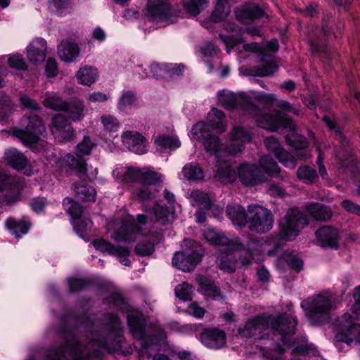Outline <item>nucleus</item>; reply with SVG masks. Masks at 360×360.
I'll list each match as a JSON object with an SVG mask.
<instances>
[{"instance_id":"f257e3e1","label":"nucleus","mask_w":360,"mask_h":360,"mask_svg":"<svg viewBox=\"0 0 360 360\" xmlns=\"http://www.w3.org/2000/svg\"><path fill=\"white\" fill-rule=\"evenodd\" d=\"M108 332L105 338L97 332L87 335L88 345L78 342L72 333L64 335V344L58 349L50 350L47 354L49 360H65V353H69L74 360H90L98 355V349L108 352H122L125 341L122 328L117 316L108 314L105 317Z\"/></svg>"},{"instance_id":"f03ea898","label":"nucleus","mask_w":360,"mask_h":360,"mask_svg":"<svg viewBox=\"0 0 360 360\" xmlns=\"http://www.w3.org/2000/svg\"><path fill=\"white\" fill-rule=\"evenodd\" d=\"M297 321L292 315H282L277 318L272 316H259L249 319L240 330V333L245 337L255 336L259 339L269 337L270 333H278L281 335L284 345L290 347L295 355L315 353L312 345L302 340L301 342L290 343L288 336L294 333Z\"/></svg>"},{"instance_id":"7ed1b4c3","label":"nucleus","mask_w":360,"mask_h":360,"mask_svg":"<svg viewBox=\"0 0 360 360\" xmlns=\"http://www.w3.org/2000/svg\"><path fill=\"white\" fill-rule=\"evenodd\" d=\"M204 238L211 245L221 246L226 251H239L244 252L246 256L241 258L243 264H248L250 259L257 262L262 260L260 256L264 252L269 255H272L275 250L266 248V245H273L276 247L278 245L277 238L273 237L267 238L265 240H250L246 244L241 242L238 238H229L224 233L213 229L207 228L203 232Z\"/></svg>"},{"instance_id":"20e7f679","label":"nucleus","mask_w":360,"mask_h":360,"mask_svg":"<svg viewBox=\"0 0 360 360\" xmlns=\"http://www.w3.org/2000/svg\"><path fill=\"white\" fill-rule=\"evenodd\" d=\"M113 175L125 181L139 182L140 186L134 191V194L140 200H146L155 196L159 191L162 175L149 168L133 167H117Z\"/></svg>"},{"instance_id":"39448f33","label":"nucleus","mask_w":360,"mask_h":360,"mask_svg":"<svg viewBox=\"0 0 360 360\" xmlns=\"http://www.w3.org/2000/svg\"><path fill=\"white\" fill-rule=\"evenodd\" d=\"M354 297L355 303L350 309L352 314H345L335 323L336 333L334 340L337 347L342 342L348 346L354 342L360 343V325L354 323L360 317V286L354 289Z\"/></svg>"},{"instance_id":"423d86ee","label":"nucleus","mask_w":360,"mask_h":360,"mask_svg":"<svg viewBox=\"0 0 360 360\" xmlns=\"http://www.w3.org/2000/svg\"><path fill=\"white\" fill-rule=\"evenodd\" d=\"M129 327L132 335L139 340L141 345L139 359L145 360L152 356L153 347L165 338V333L160 328L157 329V337L146 336L144 332V318L138 310H129L127 314Z\"/></svg>"},{"instance_id":"0eeeda50","label":"nucleus","mask_w":360,"mask_h":360,"mask_svg":"<svg viewBox=\"0 0 360 360\" xmlns=\"http://www.w3.org/2000/svg\"><path fill=\"white\" fill-rule=\"evenodd\" d=\"M335 295L329 290L323 291L301 302L302 308L311 324H320L328 319L335 309Z\"/></svg>"},{"instance_id":"6e6552de","label":"nucleus","mask_w":360,"mask_h":360,"mask_svg":"<svg viewBox=\"0 0 360 360\" xmlns=\"http://www.w3.org/2000/svg\"><path fill=\"white\" fill-rule=\"evenodd\" d=\"M147 218L144 214H139L136 221L132 216H127L123 220H111L108 224V230L110 226L115 230L110 234L112 239L115 241L134 242L138 235L143 234L142 226L146 225Z\"/></svg>"},{"instance_id":"1a4fd4ad","label":"nucleus","mask_w":360,"mask_h":360,"mask_svg":"<svg viewBox=\"0 0 360 360\" xmlns=\"http://www.w3.org/2000/svg\"><path fill=\"white\" fill-rule=\"evenodd\" d=\"M308 224L306 216L297 208L290 209L279 221L280 234L286 240H292Z\"/></svg>"},{"instance_id":"9d476101","label":"nucleus","mask_w":360,"mask_h":360,"mask_svg":"<svg viewBox=\"0 0 360 360\" xmlns=\"http://www.w3.org/2000/svg\"><path fill=\"white\" fill-rule=\"evenodd\" d=\"M274 222L271 212L262 205L252 204L248 207V224L252 231L259 233L269 231Z\"/></svg>"},{"instance_id":"9b49d317","label":"nucleus","mask_w":360,"mask_h":360,"mask_svg":"<svg viewBox=\"0 0 360 360\" xmlns=\"http://www.w3.org/2000/svg\"><path fill=\"white\" fill-rule=\"evenodd\" d=\"M94 146L89 136H84L77 146L76 157L73 154L67 153L63 158V162L75 169L80 179H83L86 175V163L83 158L90 155Z\"/></svg>"},{"instance_id":"f8f14e48","label":"nucleus","mask_w":360,"mask_h":360,"mask_svg":"<svg viewBox=\"0 0 360 360\" xmlns=\"http://www.w3.org/2000/svg\"><path fill=\"white\" fill-rule=\"evenodd\" d=\"M146 19L155 22L158 27H165L176 21V18L171 15L168 0H148Z\"/></svg>"},{"instance_id":"ddd939ff","label":"nucleus","mask_w":360,"mask_h":360,"mask_svg":"<svg viewBox=\"0 0 360 360\" xmlns=\"http://www.w3.org/2000/svg\"><path fill=\"white\" fill-rule=\"evenodd\" d=\"M21 124L25 128L16 130L15 136L27 146L36 143L45 129L41 120L35 114L24 116L21 120Z\"/></svg>"},{"instance_id":"4468645a","label":"nucleus","mask_w":360,"mask_h":360,"mask_svg":"<svg viewBox=\"0 0 360 360\" xmlns=\"http://www.w3.org/2000/svg\"><path fill=\"white\" fill-rule=\"evenodd\" d=\"M218 103L226 109H234L239 106L243 108L251 115H256L257 109L250 102V97L245 92L234 94L228 90L219 91L217 94Z\"/></svg>"},{"instance_id":"2eb2a0df","label":"nucleus","mask_w":360,"mask_h":360,"mask_svg":"<svg viewBox=\"0 0 360 360\" xmlns=\"http://www.w3.org/2000/svg\"><path fill=\"white\" fill-rule=\"evenodd\" d=\"M252 139L251 131L241 126H235L229 133V139L226 146V151L230 154L241 152L245 146L250 143Z\"/></svg>"},{"instance_id":"dca6fc26","label":"nucleus","mask_w":360,"mask_h":360,"mask_svg":"<svg viewBox=\"0 0 360 360\" xmlns=\"http://www.w3.org/2000/svg\"><path fill=\"white\" fill-rule=\"evenodd\" d=\"M259 127L269 130L276 131L280 127L294 129L292 120L280 112H275L274 114H263L256 119Z\"/></svg>"},{"instance_id":"f3484780","label":"nucleus","mask_w":360,"mask_h":360,"mask_svg":"<svg viewBox=\"0 0 360 360\" xmlns=\"http://www.w3.org/2000/svg\"><path fill=\"white\" fill-rule=\"evenodd\" d=\"M200 259L201 255L193 247V249L176 252L172 258V264L184 271H190L195 268Z\"/></svg>"},{"instance_id":"a211bd4d","label":"nucleus","mask_w":360,"mask_h":360,"mask_svg":"<svg viewBox=\"0 0 360 360\" xmlns=\"http://www.w3.org/2000/svg\"><path fill=\"white\" fill-rule=\"evenodd\" d=\"M22 188V184L16 177L0 173V192H10L9 195L4 194L3 202L7 204L15 202Z\"/></svg>"},{"instance_id":"6ab92c4d","label":"nucleus","mask_w":360,"mask_h":360,"mask_svg":"<svg viewBox=\"0 0 360 360\" xmlns=\"http://www.w3.org/2000/svg\"><path fill=\"white\" fill-rule=\"evenodd\" d=\"M236 175L245 186H255L265 181L264 173L254 164H242L238 167Z\"/></svg>"},{"instance_id":"aec40b11","label":"nucleus","mask_w":360,"mask_h":360,"mask_svg":"<svg viewBox=\"0 0 360 360\" xmlns=\"http://www.w3.org/2000/svg\"><path fill=\"white\" fill-rule=\"evenodd\" d=\"M93 245L98 250L117 257L122 264L124 266L130 264V261L128 258L130 255L129 248L120 245L115 246L109 241L103 238L94 240Z\"/></svg>"},{"instance_id":"412c9836","label":"nucleus","mask_w":360,"mask_h":360,"mask_svg":"<svg viewBox=\"0 0 360 360\" xmlns=\"http://www.w3.org/2000/svg\"><path fill=\"white\" fill-rule=\"evenodd\" d=\"M315 242L317 245L332 249H336L340 244L339 231L330 226H323L315 232Z\"/></svg>"},{"instance_id":"4be33fe9","label":"nucleus","mask_w":360,"mask_h":360,"mask_svg":"<svg viewBox=\"0 0 360 360\" xmlns=\"http://www.w3.org/2000/svg\"><path fill=\"white\" fill-rule=\"evenodd\" d=\"M264 144L267 150L273 153L285 167L290 169H294L296 167L295 159L289 153L283 150L281 143L274 137L266 138Z\"/></svg>"},{"instance_id":"5701e85b","label":"nucleus","mask_w":360,"mask_h":360,"mask_svg":"<svg viewBox=\"0 0 360 360\" xmlns=\"http://www.w3.org/2000/svg\"><path fill=\"white\" fill-rule=\"evenodd\" d=\"M123 144L131 152L141 155L146 153L148 150V144L146 139L141 134L127 131L122 135Z\"/></svg>"},{"instance_id":"b1692460","label":"nucleus","mask_w":360,"mask_h":360,"mask_svg":"<svg viewBox=\"0 0 360 360\" xmlns=\"http://www.w3.org/2000/svg\"><path fill=\"white\" fill-rule=\"evenodd\" d=\"M165 198L167 200L169 205L158 202L153 207L156 221L160 225L169 224L173 219L174 209L172 204L174 201V196L172 193L165 191Z\"/></svg>"},{"instance_id":"393cba45","label":"nucleus","mask_w":360,"mask_h":360,"mask_svg":"<svg viewBox=\"0 0 360 360\" xmlns=\"http://www.w3.org/2000/svg\"><path fill=\"white\" fill-rule=\"evenodd\" d=\"M200 342L207 347L213 349H221L226 345V335L218 328L204 330L199 338Z\"/></svg>"},{"instance_id":"a878e982","label":"nucleus","mask_w":360,"mask_h":360,"mask_svg":"<svg viewBox=\"0 0 360 360\" xmlns=\"http://www.w3.org/2000/svg\"><path fill=\"white\" fill-rule=\"evenodd\" d=\"M51 131L59 141L70 140L73 136V129L68 120L62 115L53 117Z\"/></svg>"},{"instance_id":"bb28decb","label":"nucleus","mask_w":360,"mask_h":360,"mask_svg":"<svg viewBox=\"0 0 360 360\" xmlns=\"http://www.w3.org/2000/svg\"><path fill=\"white\" fill-rule=\"evenodd\" d=\"M46 49V41L43 38H36L27 47V57L30 63L38 65L45 60Z\"/></svg>"},{"instance_id":"cd10ccee","label":"nucleus","mask_w":360,"mask_h":360,"mask_svg":"<svg viewBox=\"0 0 360 360\" xmlns=\"http://www.w3.org/2000/svg\"><path fill=\"white\" fill-rule=\"evenodd\" d=\"M7 162L17 170L22 171L26 176H31L33 172L27 164V160L22 153L16 149H8L5 152Z\"/></svg>"},{"instance_id":"c85d7f7f","label":"nucleus","mask_w":360,"mask_h":360,"mask_svg":"<svg viewBox=\"0 0 360 360\" xmlns=\"http://www.w3.org/2000/svg\"><path fill=\"white\" fill-rule=\"evenodd\" d=\"M79 54L78 44L70 39H65L58 45V55L63 61L72 62Z\"/></svg>"},{"instance_id":"c756f323","label":"nucleus","mask_w":360,"mask_h":360,"mask_svg":"<svg viewBox=\"0 0 360 360\" xmlns=\"http://www.w3.org/2000/svg\"><path fill=\"white\" fill-rule=\"evenodd\" d=\"M68 118L74 122L82 120L85 116V105L82 100L77 98L66 102L64 109Z\"/></svg>"},{"instance_id":"7c9ffc66","label":"nucleus","mask_w":360,"mask_h":360,"mask_svg":"<svg viewBox=\"0 0 360 360\" xmlns=\"http://www.w3.org/2000/svg\"><path fill=\"white\" fill-rule=\"evenodd\" d=\"M231 8L226 0H217L215 8L213 11L210 20L202 22L201 24L205 27L209 29L212 22H219L223 21L230 13Z\"/></svg>"},{"instance_id":"2f4dec72","label":"nucleus","mask_w":360,"mask_h":360,"mask_svg":"<svg viewBox=\"0 0 360 360\" xmlns=\"http://www.w3.org/2000/svg\"><path fill=\"white\" fill-rule=\"evenodd\" d=\"M207 124L218 133H223L227 127V122L222 111L212 108L207 114Z\"/></svg>"},{"instance_id":"473e14b6","label":"nucleus","mask_w":360,"mask_h":360,"mask_svg":"<svg viewBox=\"0 0 360 360\" xmlns=\"http://www.w3.org/2000/svg\"><path fill=\"white\" fill-rule=\"evenodd\" d=\"M263 15V11L255 4L245 5L236 11V18L243 22L260 18Z\"/></svg>"},{"instance_id":"72a5a7b5","label":"nucleus","mask_w":360,"mask_h":360,"mask_svg":"<svg viewBox=\"0 0 360 360\" xmlns=\"http://www.w3.org/2000/svg\"><path fill=\"white\" fill-rule=\"evenodd\" d=\"M98 77V72L96 68L92 66H84L79 68L76 74V78L79 84L90 86Z\"/></svg>"},{"instance_id":"f704fd0d","label":"nucleus","mask_w":360,"mask_h":360,"mask_svg":"<svg viewBox=\"0 0 360 360\" xmlns=\"http://www.w3.org/2000/svg\"><path fill=\"white\" fill-rule=\"evenodd\" d=\"M226 214L233 224L240 227L248 224V212L240 205H230L226 208Z\"/></svg>"},{"instance_id":"c9c22d12","label":"nucleus","mask_w":360,"mask_h":360,"mask_svg":"<svg viewBox=\"0 0 360 360\" xmlns=\"http://www.w3.org/2000/svg\"><path fill=\"white\" fill-rule=\"evenodd\" d=\"M237 171L227 162H218L215 169V176L224 183L233 182L237 178Z\"/></svg>"},{"instance_id":"e433bc0d","label":"nucleus","mask_w":360,"mask_h":360,"mask_svg":"<svg viewBox=\"0 0 360 360\" xmlns=\"http://www.w3.org/2000/svg\"><path fill=\"white\" fill-rule=\"evenodd\" d=\"M306 210L315 219L320 221H326L332 217L330 209L323 205L310 202L306 205Z\"/></svg>"},{"instance_id":"4c0bfd02","label":"nucleus","mask_w":360,"mask_h":360,"mask_svg":"<svg viewBox=\"0 0 360 360\" xmlns=\"http://www.w3.org/2000/svg\"><path fill=\"white\" fill-rule=\"evenodd\" d=\"M189 16L195 17L208 6V0H178Z\"/></svg>"},{"instance_id":"58836bf2","label":"nucleus","mask_w":360,"mask_h":360,"mask_svg":"<svg viewBox=\"0 0 360 360\" xmlns=\"http://www.w3.org/2000/svg\"><path fill=\"white\" fill-rule=\"evenodd\" d=\"M156 149L162 153L166 150H174L180 147L181 142L176 136L158 135L155 138Z\"/></svg>"},{"instance_id":"ea45409f","label":"nucleus","mask_w":360,"mask_h":360,"mask_svg":"<svg viewBox=\"0 0 360 360\" xmlns=\"http://www.w3.org/2000/svg\"><path fill=\"white\" fill-rule=\"evenodd\" d=\"M198 281L200 286L201 292L206 298L215 300L223 299L220 290L214 285L211 280L199 276Z\"/></svg>"},{"instance_id":"a19ab883","label":"nucleus","mask_w":360,"mask_h":360,"mask_svg":"<svg viewBox=\"0 0 360 360\" xmlns=\"http://www.w3.org/2000/svg\"><path fill=\"white\" fill-rule=\"evenodd\" d=\"M183 178L189 181H199L204 179L202 169L198 163L189 162L184 165L181 170Z\"/></svg>"},{"instance_id":"79ce46f5","label":"nucleus","mask_w":360,"mask_h":360,"mask_svg":"<svg viewBox=\"0 0 360 360\" xmlns=\"http://www.w3.org/2000/svg\"><path fill=\"white\" fill-rule=\"evenodd\" d=\"M276 265L280 269L285 270L288 267L295 269L296 271H299L302 268L303 262L295 255L285 253L278 258Z\"/></svg>"},{"instance_id":"37998d69","label":"nucleus","mask_w":360,"mask_h":360,"mask_svg":"<svg viewBox=\"0 0 360 360\" xmlns=\"http://www.w3.org/2000/svg\"><path fill=\"white\" fill-rule=\"evenodd\" d=\"M6 226L11 233L16 238H19L22 235L26 234L30 227L29 221L24 219L20 221H15L12 218H8L6 221Z\"/></svg>"},{"instance_id":"c03bdc74","label":"nucleus","mask_w":360,"mask_h":360,"mask_svg":"<svg viewBox=\"0 0 360 360\" xmlns=\"http://www.w3.org/2000/svg\"><path fill=\"white\" fill-rule=\"evenodd\" d=\"M192 205L200 210H208L212 206V199L207 193L200 190L193 191L190 194Z\"/></svg>"},{"instance_id":"a18cd8bd","label":"nucleus","mask_w":360,"mask_h":360,"mask_svg":"<svg viewBox=\"0 0 360 360\" xmlns=\"http://www.w3.org/2000/svg\"><path fill=\"white\" fill-rule=\"evenodd\" d=\"M137 101L136 93L132 91H124L118 100L117 107L120 111L127 112L136 107Z\"/></svg>"},{"instance_id":"49530a36","label":"nucleus","mask_w":360,"mask_h":360,"mask_svg":"<svg viewBox=\"0 0 360 360\" xmlns=\"http://www.w3.org/2000/svg\"><path fill=\"white\" fill-rule=\"evenodd\" d=\"M152 242L143 241L139 243L135 247V252L141 256L150 255L154 251V246L155 243L160 242L162 238V235L160 233H155L151 235Z\"/></svg>"},{"instance_id":"de8ad7c7","label":"nucleus","mask_w":360,"mask_h":360,"mask_svg":"<svg viewBox=\"0 0 360 360\" xmlns=\"http://www.w3.org/2000/svg\"><path fill=\"white\" fill-rule=\"evenodd\" d=\"M290 144L295 148V155L299 160H306L311 157L308 151L304 150L307 146V141L303 136H297L290 139Z\"/></svg>"},{"instance_id":"09e8293b","label":"nucleus","mask_w":360,"mask_h":360,"mask_svg":"<svg viewBox=\"0 0 360 360\" xmlns=\"http://www.w3.org/2000/svg\"><path fill=\"white\" fill-rule=\"evenodd\" d=\"M65 103L66 101H64L54 92H46L43 100L45 107L58 111L63 110Z\"/></svg>"},{"instance_id":"8fccbe9b","label":"nucleus","mask_w":360,"mask_h":360,"mask_svg":"<svg viewBox=\"0 0 360 360\" xmlns=\"http://www.w3.org/2000/svg\"><path fill=\"white\" fill-rule=\"evenodd\" d=\"M74 191L77 198L84 201H95L96 193L94 188L86 185L75 184L73 186Z\"/></svg>"},{"instance_id":"3c124183","label":"nucleus","mask_w":360,"mask_h":360,"mask_svg":"<svg viewBox=\"0 0 360 360\" xmlns=\"http://www.w3.org/2000/svg\"><path fill=\"white\" fill-rule=\"evenodd\" d=\"M191 134L193 138L202 141L203 143L212 134L209 124L203 122L196 123L192 128Z\"/></svg>"},{"instance_id":"603ef678","label":"nucleus","mask_w":360,"mask_h":360,"mask_svg":"<svg viewBox=\"0 0 360 360\" xmlns=\"http://www.w3.org/2000/svg\"><path fill=\"white\" fill-rule=\"evenodd\" d=\"M224 254L217 259L219 269L227 273H232L236 270V259L233 256L231 251Z\"/></svg>"},{"instance_id":"864d4df0","label":"nucleus","mask_w":360,"mask_h":360,"mask_svg":"<svg viewBox=\"0 0 360 360\" xmlns=\"http://www.w3.org/2000/svg\"><path fill=\"white\" fill-rule=\"evenodd\" d=\"M101 122L103 124V130L106 133L111 134L117 132L120 127L118 120L110 115H104L101 117Z\"/></svg>"},{"instance_id":"5fc2aeb1","label":"nucleus","mask_w":360,"mask_h":360,"mask_svg":"<svg viewBox=\"0 0 360 360\" xmlns=\"http://www.w3.org/2000/svg\"><path fill=\"white\" fill-rule=\"evenodd\" d=\"M297 177L305 184H312L318 176L315 169L308 166H302L298 168Z\"/></svg>"},{"instance_id":"6e6d98bb","label":"nucleus","mask_w":360,"mask_h":360,"mask_svg":"<svg viewBox=\"0 0 360 360\" xmlns=\"http://www.w3.org/2000/svg\"><path fill=\"white\" fill-rule=\"evenodd\" d=\"M203 144L206 151L210 154L219 155L222 150V145L220 143L219 138L214 134L205 139Z\"/></svg>"},{"instance_id":"4d7b16f0","label":"nucleus","mask_w":360,"mask_h":360,"mask_svg":"<svg viewBox=\"0 0 360 360\" xmlns=\"http://www.w3.org/2000/svg\"><path fill=\"white\" fill-rule=\"evenodd\" d=\"M176 296L182 301H188L192 300L193 286L188 283L184 282L179 284L175 288Z\"/></svg>"},{"instance_id":"13d9d810","label":"nucleus","mask_w":360,"mask_h":360,"mask_svg":"<svg viewBox=\"0 0 360 360\" xmlns=\"http://www.w3.org/2000/svg\"><path fill=\"white\" fill-rule=\"evenodd\" d=\"M259 165L266 174L274 175L279 173L280 170L277 163L271 157H262L259 160Z\"/></svg>"},{"instance_id":"bf43d9fd","label":"nucleus","mask_w":360,"mask_h":360,"mask_svg":"<svg viewBox=\"0 0 360 360\" xmlns=\"http://www.w3.org/2000/svg\"><path fill=\"white\" fill-rule=\"evenodd\" d=\"M49 8L60 15L68 13L71 8L70 0H51Z\"/></svg>"},{"instance_id":"052dcab7","label":"nucleus","mask_w":360,"mask_h":360,"mask_svg":"<svg viewBox=\"0 0 360 360\" xmlns=\"http://www.w3.org/2000/svg\"><path fill=\"white\" fill-rule=\"evenodd\" d=\"M63 205L67 212L73 219L78 218L81 216L82 208L81 205L70 198H65L63 200Z\"/></svg>"},{"instance_id":"680f3d73","label":"nucleus","mask_w":360,"mask_h":360,"mask_svg":"<svg viewBox=\"0 0 360 360\" xmlns=\"http://www.w3.org/2000/svg\"><path fill=\"white\" fill-rule=\"evenodd\" d=\"M8 64L11 68L16 70H25L27 68L24 58L20 53L11 54L8 56Z\"/></svg>"},{"instance_id":"e2e57ef3","label":"nucleus","mask_w":360,"mask_h":360,"mask_svg":"<svg viewBox=\"0 0 360 360\" xmlns=\"http://www.w3.org/2000/svg\"><path fill=\"white\" fill-rule=\"evenodd\" d=\"M72 225L77 231V233L81 236L84 238L83 233L90 229L92 226V222L89 219L86 218H76L74 219L72 221Z\"/></svg>"},{"instance_id":"0e129e2a","label":"nucleus","mask_w":360,"mask_h":360,"mask_svg":"<svg viewBox=\"0 0 360 360\" xmlns=\"http://www.w3.org/2000/svg\"><path fill=\"white\" fill-rule=\"evenodd\" d=\"M278 69L276 64L271 60L264 63L257 69V74L261 77H266L274 73Z\"/></svg>"},{"instance_id":"69168bd1","label":"nucleus","mask_w":360,"mask_h":360,"mask_svg":"<svg viewBox=\"0 0 360 360\" xmlns=\"http://www.w3.org/2000/svg\"><path fill=\"white\" fill-rule=\"evenodd\" d=\"M12 112V103L7 96H4L3 100L0 101V120H5Z\"/></svg>"},{"instance_id":"338daca9","label":"nucleus","mask_w":360,"mask_h":360,"mask_svg":"<svg viewBox=\"0 0 360 360\" xmlns=\"http://www.w3.org/2000/svg\"><path fill=\"white\" fill-rule=\"evenodd\" d=\"M184 66L181 64H164V72L171 77H176L182 74Z\"/></svg>"},{"instance_id":"774afa93","label":"nucleus","mask_w":360,"mask_h":360,"mask_svg":"<svg viewBox=\"0 0 360 360\" xmlns=\"http://www.w3.org/2000/svg\"><path fill=\"white\" fill-rule=\"evenodd\" d=\"M186 313L195 318L201 319L205 313V309L200 307L197 302H193L189 304L186 309Z\"/></svg>"}]
</instances>
